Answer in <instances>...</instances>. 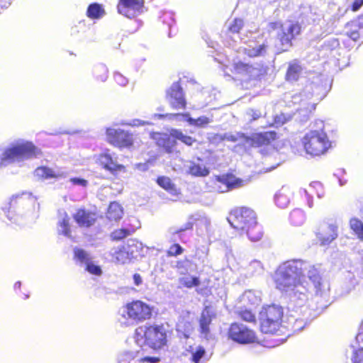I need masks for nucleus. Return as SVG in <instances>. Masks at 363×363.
Here are the masks:
<instances>
[{
    "mask_svg": "<svg viewBox=\"0 0 363 363\" xmlns=\"http://www.w3.org/2000/svg\"><path fill=\"white\" fill-rule=\"evenodd\" d=\"M95 74L98 79L101 82H104L106 80L108 77V69L104 65H100L95 68Z\"/></svg>",
    "mask_w": 363,
    "mask_h": 363,
    "instance_id": "47",
    "label": "nucleus"
},
{
    "mask_svg": "<svg viewBox=\"0 0 363 363\" xmlns=\"http://www.w3.org/2000/svg\"><path fill=\"white\" fill-rule=\"evenodd\" d=\"M96 161L105 169L111 173L125 169L123 165L119 164L116 162L109 150H106L105 152L99 154L97 156Z\"/></svg>",
    "mask_w": 363,
    "mask_h": 363,
    "instance_id": "21",
    "label": "nucleus"
},
{
    "mask_svg": "<svg viewBox=\"0 0 363 363\" xmlns=\"http://www.w3.org/2000/svg\"><path fill=\"white\" fill-rule=\"evenodd\" d=\"M351 360L352 363H363V347L353 352Z\"/></svg>",
    "mask_w": 363,
    "mask_h": 363,
    "instance_id": "50",
    "label": "nucleus"
},
{
    "mask_svg": "<svg viewBox=\"0 0 363 363\" xmlns=\"http://www.w3.org/2000/svg\"><path fill=\"white\" fill-rule=\"evenodd\" d=\"M74 218L79 225L82 227H89L94 223L96 220V216L90 211H85L84 209H79L74 215Z\"/></svg>",
    "mask_w": 363,
    "mask_h": 363,
    "instance_id": "26",
    "label": "nucleus"
},
{
    "mask_svg": "<svg viewBox=\"0 0 363 363\" xmlns=\"http://www.w3.org/2000/svg\"><path fill=\"white\" fill-rule=\"evenodd\" d=\"M167 99L170 106L175 109L184 108L186 100L182 89L178 83L172 85L167 91Z\"/></svg>",
    "mask_w": 363,
    "mask_h": 363,
    "instance_id": "20",
    "label": "nucleus"
},
{
    "mask_svg": "<svg viewBox=\"0 0 363 363\" xmlns=\"http://www.w3.org/2000/svg\"><path fill=\"white\" fill-rule=\"evenodd\" d=\"M25 199L21 196H13L11 199L9 206L3 208V211L8 219L18 224L23 223V218L28 213L23 211Z\"/></svg>",
    "mask_w": 363,
    "mask_h": 363,
    "instance_id": "12",
    "label": "nucleus"
},
{
    "mask_svg": "<svg viewBox=\"0 0 363 363\" xmlns=\"http://www.w3.org/2000/svg\"><path fill=\"white\" fill-rule=\"evenodd\" d=\"M138 166V168H140L141 169H145L146 164H139Z\"/></svg>",
    "mask_w": 363,
    "mask_h": 363,
    "instance_id": "64",
    "label": "nucleus"
},
{
    "mask_svg": "<svg viewBox=\"0 0 363 363\" xmlns=\"http://www.w3.org/2000/svg\"><path fill=\"white\" fill-rule=\"evenodd\" d=\"M307 322L302 319H296L294 324V329L295 330L301 331L306 325Z\"/></svg>",
    "mask_w": 363,
    "mask_h": 363,
    "instance_id": "53",
    "label": "nucleus"
},
{
    "mask_svg": "<svg viewBox=\"0 0 363 363\" xmlns=\"http://www.w3.org/2000/svg\"><path fill=\"white\" fill-rule=\"evenodd\" d=\"M257 220L255 213L247 208H238L233 210L228 220L233 228L241 232L249 225H253Z\"/></svg>",
    "mask_w": 363,
    "mask_h": 363,
    "instance_id": "10",
    "label": "nucleus"
},
{
    "mask_svg": "<svg viewBox=\"0 0 363 363\" xmlns=\"http://www.w3.org/2000/svg\"><path fill=\"white\" fill-rule=\"evenodd\" d=\"M291 196V191L290 189L283 186L275 195L276 204L281 208L287 207L290 202Z\"/></svg>",
    "mask_w": 363,
    "mask_h": 363,
    "instance_id": "27",
    "label": "nucleus"
},
{
    "mask_svg": "<svg viewBox=\"0 0 363 363\" xmlns=\"http://www.w3.org/2000/svg\"><path fill=\"white\" fill-rule=\"evenodd\" d=\"M268 30L270 32L278 30L277 35L284 47L283 50H285L291 46V40L299 34L301 27L298 23L292 21H286L283 24L272 22L268 24Z\"/></svg>",
    "mask_w": 363,
    "mask_h": 363,
    "instance_id": "9",
    "label": "nucleus"
},
{
    "mask_svg": "<svg viewBox=\"0 0 363 363\" xmlns=\"http://www.w3.org/2000/svg\"><path fill=\"white\" fill-rule=\"evenodd\" d=\"M243 27L244 21L242 18H234L228 24V29L233 34H239Z\"/></svg>",
    "mask_w": 363,
    "mask_h": 363,
    "instance_id": "44",
    "label": "nucleus"
},
{
    "mask_svg": "<svg viewBox=\"0 0 363 363\" xmlns=\"http://www.w3.org/2000/svg\"><path fill=\"white\" fill-rule=\"evenodd\" d=\"M241 301L244 304L255 306L261 301L260 293L252 290L247 291L242 294Z\"/></svg>",
    "mask_w": 363,
    "mask_h": 363,
    "instance_id": "32",
    "label": "nucleus"
},
{
    "mask_svg": "<svg viewBox=\"0 0 363 363\" xmlns=\"http://www.w3.org/2000/svg\"><path fill=\"white\" fill-rule=\"evenodd\" d=\"M57 232L67 238H71V230L69 225V218L67 212L60 209L57 213Z\"/></svg>",
    "mask_w": 363,
    "mask_h": 363,
    "instance_id": "25",
    "label": "nucleus"
},
{
    "mask_svg": "<svg viewBox=\"0 0 363 363\" xmlns=\"http://www.w3.org/2000/svg\"><path fill=\"white\" fill-rule=\"evenodd\" d=\"M133 281L136 286H140L143 283V279L139 274H135L133 275Z\"/></svg>",
    "mask_w": 363,
    "mask_h": 363,
    "instance_id": "58",
    "label": "nucleus"
},
{
    "mask_svg": "<svg viewBox=\"0 0 363 363\" xmlns=\"http://www.w3.org/2000/svg\"><path fill=\"white\" fill-rule=\"evenodd\" d=\"M317 129L311 130L302 138V144L306 152L312 156H319L325 153L331 147L322 121H315Z\"/></svg>",
    "mask_w": 363,
    "mask_h": 363,
    "instance_id": "3",
    "label": "nucleus"
},
{
    "mask_svg": "<svg viewBox=\"0 0 363 363\" xmlns=\"http://www.w3.org/2000/svg\"><path fill=\"white\" fill-rule=\"evenodd\" d=\"M228 333L230 339L240 344L251 343L256 339L254 331L242 323H232Z\"/></svg>",
    "mask_w": 363,
    "mask_h": 363,
    "instance_id": "13",
    "label": "nucleus"
},
{
    "mask_svg": "<svg viewBox=\"0 0 363 363\" xmlns=\"http://www.w3.org/2000/svg\"><path fill=\"white\" fill-rule=\"evenodd\" d=\"M41 155V150L29 141L19 140L0 147V168L20 163Z\"/></svg>",
    "mask_w": 363,
    "mask_h": 363,
    "instance_id": "2",
    "label": "nucleus"
},
{
    "mask_svg": "<svg viewBox=\"0 0 363 363\" xmlns=\"http://www.w3.org/2000/svg\"><path fill=\"white\" fill-rule=\"evenodd\" d=\"M248 114L252 117L253 120H257L261 116V113L255 110H250L248 112Z\"/></svg>",
    "mask_w": 363,
    "mask_h": 363,
    "instance_id": "59",
    "label": "nucleus"
},
{
    "mask_svg": "<svg viewBox=\"0 0 363 363\" xmlns=\"http://www.w3.org/2000/svg\"><path fill=\"white\" fill-rule=\"evenodd\" d=\"M363 5V0H354L353 4H352V11H358L361 6Z\"/></svg>",
    "mask_w": 363,
    "mask_h": 363,
    "instance_id": "55",
    "label": "nucleus"
},
{
    "mask_svg": "<svg viewBox=\"0 0 363 363\" xmlns=\"http://www.w3.org/2000/svg\"><path fill=\"white\" fill-rule=\"evenodd\" d=\"M157 184L173 195L177 194V189L168 177H161L157 179Z\"/></svg>",
    "mask_w": 363,
    "mask_h": 363,
    "instance_id": "41",
    "label": "nucleus"
},
{
    "mask_svg": "<svg viewBox=\"0 0 363 363\" xmlns=\"http://www.w3.org/2000/svg\"><path fill=\"white\" fill-rule=\"evenodd\" d=\"M170 135L175 139L181 140L187 145H192V144L196 141L193 138L185 135L182 131L176 129L171 131Z\"/></svg>",
    "mask_w": 363,
    "mask_h": 363,
    "instance_id": "43",
    "label": "nucleus"
},
{
    "mask_svg": "<svg viewBox=\"0 0 363 363\" xmlns=\"http://www.w3.org/2000/svg\"><path fill=\"white\" fill-rule=\"evenodd\" d=\"M214 316V312L210 307L208 306H206L201 313L199 320L200 332L202 336L205 338H208L209 335V325Z\"/></svg>",
    "mask_w": 363,
    "mask_h": 363,
    "instance_id": "23",
    "label": "nucleus"
},
{
    "mask_svg": "<svg viewBox=\"0 0 363 363\" xmlns=\"http://www.w3.org/2000/svg\"><path fill=\"white\" fill-rule=\"evenodd\" d=\"M182 247L179 245L174 244L169 247L167 254L169 256H176L182 254Z\"/></svg>",
    "mask_w": 363,
    "mask_h": 363,
    "instance_id": "51",
    "label": "nucleus"
},
{
    "mask_svg": "<svg viewBox=\"0 0 363 363\" xmlns=\"http://www.w3.org/2000/svg\"><path fill=\"white\" fill-rule=\"evenodd\" d=\"M143 4V0H120L118 11L129 18H134L142 12Z\"/></svg>",
    "mask_w": 363,
    "mask_h": 363,
    "instance_id": "18",
    "label": "nucleus"
},
{
    "mask_svg": "<svg viewBox=\"0 0 363 363\" xmlns=\"http://www.w3.org/2000/svg\"><path fill=\"white\" fill-rule=\"evenodd\" d=\"M250 266L253 268H255L258 272H260L262 270V266L260 262L254 260L250 263Z\"/></svg>",
    "mask_w": 363,
    "mask_h": 363,
    "instance_id": "56",
    "label": "nucleus"
},
{
    "mask_svg": "<svg viewBox=\"0 0 363 363\" xmlns=\"http://www.w3.org/2000/svg\"><path fill=\"white\" fill-rule=\"evenodd\" d=\"M345 32L349 38L354 41L360 38L363 39V14L357 19L347 23Z\"/></svg>",
    "mask_w": 363,
    "mask_h": 363,
    "instance_id": "22",
    "label": "nucleus"
},
{
    "mask_svg": "<svg viewBox=\"0 0 363 363\" xmlns=\"http://www.w3.org/2000/svg\"><path fill=\"white\" fill-rule=\"evenodd\" d=\"M304 212L301 209H295L290 214V220L293 225H301L305 221Z\"/></svg>",
    "mask_w": 363,
    "mask_h": 363,
    "instance_id": "39",
    "label": "nucleus"
},
{
    "mask_svg": "<svg viewBox=\"0 0 363 363\" xmlns=\"http://www.w3.org/2000/svg\"><path fill=\"white\" fill-rule=\"evenodd\" d=\"M232 72L241 80L255 79L263 74V69L259 65H250L241 61L234 62Z\"/></svg>",
    "mask_w": 363,
    "mask_h": 363,
    "instance_id": "14",
    "label": "nucleus"
},
{
    "mask_svg": "<svg viewBox=\"0 0 363 363\" xmlns=\"http://www.w3.org/2000/svg\"><path fill=\"white\" fill-rule=\"evenodd\" d=\"M129 235V231L126 229H118L114 230L111 236L114 240H119L126 238Z\"/></svg>",
    "mask_w": 363,
    "mask_h": 363,
    "instance_id": "49",
    "label": "nucleus"
},
{
    "mask_svg": "<svg viewBox=\"0 0 363 363\" xmlns=\"http://www.w3.org/2000/svg\"><path fill=\"white\" fill-rule=\"evenodd\" d=\"M189 350L191 353V359L194 363H199L201 358L203 357L206 351L201 346H198L196 348L190 347Z\"/></svg>",
    "mask_w": 363,
    "mask_h": 363,
    "instance_id": "45",
    "label": "nucleus"
},
{
    "mask_svg": "<svg viewBox=\"0 0 363 363\" xmlns=\"http://www.w3.org/2000/svg\"><path fill=\"white\" fill-rule=\"evenodd\" d=\"M145 124H149V123L145 122L144 121L138 120V119L133 120L130 123H128V125H131V126L144 125Z\"/></svg>",
    "mask_w": 363,
    "mask_h": 363,
    "instance_id": "57",
    "label": "nucleus"
},
{
    "mask_svg": "<svg viewBox=\"0 0 363 363\" xmlns=\"http://www.w3.org/2000/svg\"><path fill=\"white\" fill-rule=\"evenodd\" d=\"M242 233H246L248 238L252 242L259 240L263 235L262 227L258 225L257 220H255L253 225H249L246 229L242 230L241 234Z\"/></svg>",
    "mask_w": 363,
    "mask_h": 363,
    "instance_id": "29",
    "label": "nucleus"
},
{
    "mask_svg": "<svg viewBox=\"0 0 363 363\" xmlns=\"http://www.w3.org/2000/svg\"><path fill=\"white\" fill-rule=\"evenodd\" d=\"M111 255L114 262L119 264H124L130 259L129 253L125 250L124 247L113 248L111 251Z\"/></svg>",
    "mask_w": 363,
    "mask_h": 363,
    "instance_id": "34",
    "label": "nucleus"
},
{
    "mask_svg": "<svg viewBox=\"0 0 363 363\" xmlns=\"http://www.w3.org/2000/svg\"><path fill=\"white\" fill-rule=\"evenodd\" d=\"M238 52L250 57L262 56L267 53V44L263 36L257 33L247 31L240 36L239 45H230Z\"/></svg>",
    "mask_w": 363,
    "mask_h": 363,
    "instance_id": "6",
    "label": "nucleus"
},
{
    "mask_svg": "<svg viewBox=\"0 0 363 363\" xmlns=\"http://www.w3.org/2000/svg\"><path fill=\"white\" fill-rule=\"evenodd\" d=\"M155 118L162 119L167 118L169 121H175L177 122L187 121L188 118H191L189 113H169V114H155Z\"/></svg>",
    "mask_w": 363,
    "mask_h": 363,
    "instance_id": "36",
    "label": "nucleus"
},
{
    "mask_svg": "<svg viewBox=\"0 0 363 363\" xmlns=\"http://www.w3.org/2000/svg\"><path fill=\"white\" fill-rule=\"evenodd\" d=\"M303 267L301 269V281L304 282L303 279L306 276L308 279L313 283L315 298L320 299L324 301L320 306L321 308L326 306V303L329 301L330 286L328 281L323 280L320 275V272L314 265H311L308 262L303 261Z\"/></svg>",
    "mask_w": 363,
    "mask_h": 363,
    "instance_id": "7",
    "label": "nucleus"
},
{
    "mask_svg": "<svg viewBox=\"0 0 363 363\" xmlns=\"http://www.w3.org/2000/svg\"><path fill=\"white\" fill-rule=\"evenodd\" d=\"M187 122L191 125H195L197 127H202L211 122V120L206 116H201L197 119H194L192 118H188Z\"/></svg>",
    "mask_w": 363,
    "mask_h": 363,
    "instance_id": "46",
    "label": "nucleus"
},
{
    "mask_svg": "<svg viewBox=\"0 0 363 363\" xmlns=\"http://www.w3.org/2000/svg\"><path fill=\"white\" fill-rule=\"evenodd\" d=\"M350 226L357 238L363 242V223L360 220L353 218L350 220Z\"/></svg>",
    "mask_w": 363,
    "mask_h": 363,
    "instance_id": "38",
    "label": "nucleus"
},
{
    "mask_svg": "<svg viewBox=\"0 0 363 363\" xmlns=\"http://www.w3.org/2000/svg\"><path fill=\"white\" fill-rule=\"evenodd\" d=\"M114 79L118 84L122 86H126L128 83V79L123 75H122L121 73H115Z\"/></svg>",
    "mask_w": 363,
    "mask_h": 363,
    "instance_id": "52",
    "label": "nucleus"
},
{
    "mask_svg": "<svg viewBox=\"0 0 363 363\" xmlns=\"http://www.w3.org/2000/svg\"><path fill=\"white\" fill-rule=\"evenodd\" d=\"M179 283L187 288L197 286L200 284V280L198 277L186 275L179 279Z\"/></svg>",
    "mask_w": 363,
    "mask_h": 363,
    "instance_id": "40",
    "label": "nucleus"
},
{
    "mask_svg": "<svg viewBox=\"0 0 363 363\" xmlns=\"http://www.w3.org/2000/svg\"><path fill=\"white\" fill-rule=\"evenodd\" d=\"M276 138V133L272 131H267L259 133L252 134V136L247 140V143L252 146H261L269 144Z\"/></svg>",
    "mask_w": 363,
    "mask_h": 363,
    "instance_id": "24",
    "label": "nucleus"
},
{
    "mask_svg": "<svg viewBox=\"0 0 363 363\" xmlns=\"http://www.w3.org/2000/svg\"><path fill=\"white\" fill-rule=\"evenodd\" d=\"M135 342L140 347L148 346L159 350L167 343L166 330L162 325H143L134 333Z\"/></svg>",
    "mask_w": 363,
    "mask_h": 363,
    "instance_id": "4",
    "label": "nucleus"
},
{
    "mask_svg": "<svg viewBox=\"0 0 363 363\" xmlns=\"http://www.w3.org/2000/svg\"><path fill=\"white\" fill-rule=\"evenodd\" d=\"M157 357H143L140 351H125L120 354L118 363H157Z\"/></svg>",
    "mask_w": 363,
    "mask_h": 363,
    "instance_id": "19",
    "label": "nucleus"
},
{
    "mask_svg": "<svg viewBox=\"0 0 363 363\" xmlns=\"http://www.w3.org/2000/svg\"><path fill=\"white\" fill-rule=\"evenodd\" d=\"M303 68L297 61H293L289 64L286 74V79L288 82L297 81L302 74Z\"/></svg>",
    "mask_w": 363,
    "mask_h": 363,
    "instance_id": "28",
    "label": "nucleus"
},
{
    "mask_svg": "<svg viewBox=\"0 0 363 363\" xmlns=\"http://www.w3.org/2000/svg\"><path fill=\"white\" fill-rule=\"evenodd\" d=\"M154 139L157 140L159 146L163 147L167 152H172L175 145V140L167 135L155 133Z\"/></svg>",
    "mask_w": 363,
    "mask_h": 363,
    "instance_id": "31",
    "label": "nucleus"
},
{
    "mask_svg": "<svg viewBox=\"0 0 363 363\" xmlns=\"http://www.w3.org/2000/svg\"><path fill=\"white\" fill-rule=\"evenodd\" d=\"M152 313V307L142 301H134L127 303L119 310V321L126 326L138 324L149 320Z\"/></svg>",
    "mask_w": 363,
    "mask_h": 363,
    "instance_id": "5",
    "label": "nucleus"
},
{
    "mask_svg": "<svg viewBox=\"0 0 363 363\" xmlns=\"http://www.w3.org/2000/svg\"><path fill=\"white\" fill-rule=\"evenodd\" d=\"M74 259L84 266L85 270L89 273L96 276L101 275L102 269L101 267L94 263L89 252L80 248H74Z\"/></svg>",
    "mask_w": 363,
    "mask_h": 363,
    "instance_id": "17",
    "label": "nucleus"
},
{
    "mask_svg": "<svg viewBox=\"0 0 363 363\" xmlns=\"http://www.w3.org/2000/svg\"><path fill=\"white\" fill-rule=\"evenodd\" d=\"M86 13L91 18H100L104 15L105 11L100 4L95 3L88 7Z\"/></svg>",
    "mask_w": 363,
    "mask_h": 363,
    "instance_id": "37",
    "label": "nucleus"
},
{
    "mask_svg": "<svg viewBox=\"0 0 363 363\" xmlns=\"http://www.w3.org/2000/svg\"><path fill=\"white\" fill-rule=\"evenodd\" d=\"M337 228L338 225L336 222L321 224L316 235L320 245H328L335 240L338 235Z\"/></svg>",
    "mask_w": 363,
    "mask_h": 363,
    "instance_id": "16",
    "label": "nucleus"
},
{
    "mask_svg": "<svg viewBox=\"0 0 363 363\" xmlns=\"http://www.w3.org/2000/svg\"><path fill=\"white\" fill-rule=\"evenodd\" d=\"M347 11V8H339L338 9L339 13H337V15L339 16H342L346 13Z\"/></svg>",
    "mask_w": 363,
    "mask_h": 363,
    "instance_id": "61",
    "label": "nucleus"
},
{
    "mask_svg": "<svg viewBox=\"0 0 363 363\" xmlns=\"http://www.w3.org/2000/svg\"><path fill=\"white\" fill-rule=\"evenodd\" d=\"M315 192L317 196L319 199H321L324 196V190L322 184L318 182H311L308 186V189H305V193L306 194H311Z\"/></svg>",
    "mask_w": 363,
    "mask_h": 363,
    "instance_id": "42",
    "label": "nucleus"
},
{
    "mask_svg": "<svg viewBox=\"0 0 363 363\" xmlns=\"http://www.w3.org/2000/svg\"><path fill=\"white\" fill-rule=\"evenodd\" d=\"M74 185L81 186H86L88 184V182L84 179L81 178H71L69 180Z\"/></svg>",
    "mask_w": 363,
    "mask_h": 363,
    "instance_id": "54",
    "label": "nucleus"
},
{
    "mask_svg": "<svg viewBox=\"0 0 363 363\" xmlns=\"http://www.w3.org/2000/svg\"><path fill=\"white\" fill-rule=\"evenodd\" d=\"M238 313L240 318L243 320L247 322H253L255 320V316L252 313L251 308L239 311Z\"/></svg>",
    "mask_w": 363,
    "mask_h": 363,
    "instance_id": "48",
    "label": "nucleus"
},
{
    "mask_svg": "<svg viewBox=\"0 0 363 363\" xmlns=\"http://www.w3.org/2000/svg\"><path fill=\"white\" fill-rule=\"evenodd\" d=\"M283 315L281 307L277 305H270L264 307L259 313L261 330L264 333H275L280 325Z\"/></svg>",
    "mask_w": 363,
    "mask_h": 363,
    "instance_id": "8",
    "label": "nucleus"
},
{
    "mask_svg": "<svg viewBox=\"0 0 363 363\" xmlns=\"http://www.w3.org/2000/svg\"><path fill=\"white\" fill-rule=\"evenodd\" d=\"M213 184L215 191L225 193L247 185L248 180L237 178L233 174H230L216 176L213 180Z\"/></svg>",
    "mask_w": 363,
    "mask_h": 363,
    "instance_id": "11",
    "label": "nucleus"
},
{
    "mask_svg": "<svg viewBox=\"0 0 363 363\" xmlns=\"http://www.w3.org/2000/svg\"><path fill=\"white\" fill-rule=\"evenodd\" d=\"M275 123L277 124V125H281L283 124L284 122L283 121H281L280 120V116H277L275 118Z\"/></svg>",
    "mask_w": 363,
    "mask_h": 363,
    "instance_id": "62",
    "label": "nucleus"
},
{
    "mask_svg": "<svg viewBox=\"0 0 363 363\" xmlns=\"http://www.w3.org/2000/svg\"><path fill=\"white\" fill-rule=\"evenodd\" d=\"M189 173L194 177H206L209 174L208 169L202 164L190 162L188 166Z\"/></svg>",
    "mask_w": 363,
    "mask_h": 363,
    "instance_id": "35",
    "label": "nucleus"
},
{
    "mask_svg": "<svg viewBox=\"0 0 363 363\" xmlns=\"http://www.w3.org/2000/svg\"><path fill=\"white\" fill-rule=\"evenodd\" d=\"M107 138L110 143L118 147H129L133 143L131 133L121 128H108Z\"/></svg>",
    "mask_w": 363,
    "mask_h": 363,
    "instance_id": "15",
    "label": "nucleus"
},
{
    "mask_svg": "<svg viewBox=\"0 0 363 363\" xmlns=\"http://www.w3.org/2000/svg\"><path fill=\"white\" fill-rule=\"evenodd\" d=\"M123 214V211L121 206L117 202H112L110 203L106 216L110 220H118Z\"/></svg>",
    "mask_w": 363,
    "mask_h": 363,
    "instance_id": "33",
    "label": "nucleus"
},
{
    "mask_svg": "<svg viewBox=\"0 0 363 363\" xmlns=\"http://www.w3.org/2000/svg\"><path fill=\"white\" fill-rule=\"evenodd\" d=\"M11 0H0V8H7L11 4Z\"/></svg>",
    "mask_w": 363,
    "mask_h": 363,
    "instance_id": "60",
    "label": "nucleus"
},
{
    "mask_svg": "<svg viewBox=\"0 0 363 363\" xmlns=\"http://www.w3.org/2000/svg\"><path fill=\"white\" fill-rule=\"evenodd\" d=\"M21 286V283L20 281H17L15 284H14V288L16 289H19Z\"/></svg>",
    "mask_w": 363,
    "mask_h": 363,
    "instance_id": "63",
    "label": "nucleus"
},
{
    "mask_svg": "<svg viewBox=\"0 0 363 363\" xmlns=\"http://www.w3.org/2000/svg\"><path fill=\"white\" fill-rule=\"evenodd\" d=\"M35 175L39 179L62 178L66 175L62 172H55L45 167H38L35 170Z\"/></svg>",
    "mask_w": 363,
    "mask_h": 363,
    "instance_id": "30",
    "label": "nucleus"
},
{
    "mask_svg": "<svg viewBox=\"0 0 363 363\" xmlns=\"http://www.w3.org/2000/svg\"><path fill=\"white\" fill-rule=\"evenodd\" d=\"M303 265L301 259L288 260L279 265L273 277L276 288L290 293L292 301L300 306L308 300V289L301 281Z\"/></svg>",
    "mask_w": 363,
    "mask_h": 363,
    "instance_id": "1",
    "label": "nucleus"
}]
</instances>
